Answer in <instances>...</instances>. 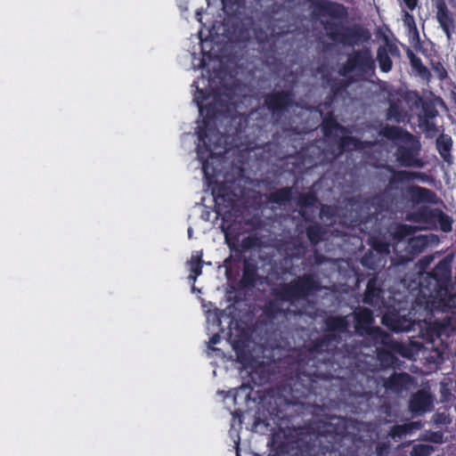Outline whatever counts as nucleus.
Instances as JSON below:
<instances>
[{
    "label": "nucleus",
    "instance_id": "1",
    "mask_svg": "<svg viewBox=\"0 0 456 456\" xmlns=\"http://www.w3.org/2000/svg\"><path fill=\"white\" fill-rule=\"evenodd\" d=\"M325 327L330 333L310 340L304 346L297 363L296 376L289 381V390L296 398H307L314 391H334L336 399L348 403L357 398L369 399V377L354 370H344L337 359H356L361 346L338 348L340 336L333 332L346 333L350 315H326Z\"/></svg>",
    "mask_w": 456,
    "mask_h": 456
},
{
    "label": "nucleus",
    "instance_id": "2",
    "mask_svg": "<svg viewBox=\"0 0 456 456\" xmlns=\"http://www.w3.org/2000/svg\"><path fill=\"white\" fill-rule=\"evenodd\" d=\"M233 99L234 92L231 87L213 89L211 92L197 88L194 94L193 101L203 117L202 126L198 132L197 155L206 177L215 173L209 159L225 153L228 135L241 134L248 124L247 117L232 115Z\"/></svg>",
    "mask_w": 456,
    "mask_h": 456
},
{
    "label": "nucleus",
    "instance_id": "3",
    "mask_svg": "<svg viewBox=\"0 0 456 456\" xmlns=\"http://www.w3.org/2000/svg\"><path fill=\"white\" fill-rule=\"evenodd\" d=\"M335 395L334 391H314L307 398H296L289 390V398L278 397L275 406L268 409L270 419L277 425L284 420H289L296 415L310 413L318 418L320 442L322 439L326 445H321L316 456H344L340 449L346 441L353 443L356 421L351 418L328 414L327 398Z\"/></svg>",
    "mask_w": 456,
    "mask_h": 456
},
{
    "label": "nucleus",
    "instance_id": "4",
    "mask_svg": "<svg viewBox=\"0 0 456 456\" xmlns=\"http://www.w3.org/2000/svg\"><path fill=\"white\" fill-rule=\"evenodd\" d=\"M451 263V259L444 257L429 272L414 273L408 284L406 278L403 280L409 289H418L414 308H422L426 314H444L447 308L456 307Z\"/></svg>",
    "mask_w": 456,
    "mask_h": 456
},
{
    "label": "nucleus",
    "instance_id": "5",
    "mask_svg": "<svg viewBox=\"0 0 456 456\" xmlns=\"http://www.w3.org/2000/svg\"><path fill=\"white\" fill-rule=\"evenodd\" d=\"M312 13L314 17L330 18L322 22V25L327 37L334 43L354 46L360 43H367L370 39V33L367 28L358 25L343 24L349 17V9L342 3L333 0L314 2Z\"/></svg>",
    "mask_w": 456,
    "mask_h": 456
},
{
    "label": "nucleus",
    "instance_id": "6",
    "mask_svg": "<svg viewBox=\"0 0 456 456\" xmlns=\"http://www.w3.org/2000/svg\"><path fill=\"white\" fill-rule=\"evenodd\" d=\"M406 192L413 205L422 204L406 213V221L422 224L425 229H439L444 232H452V218L442 209L426 205L438 203L439 199L434 191L419 185H411L407 188Z\"/></svg>",
    "mask_w": 456,
    "mask_h": 456
},
{
    "label": "nucleus",
    "instance_id": "7",
    "mask_svg": "<svg viewBox=\"0 0 456 456\" xmlns=\"http://www.w3.org/2000/svg\"><path fill=\"white\" fill-rule=\"evenodd\" d=\"M322 290V282L314 273H305L297 276L289 282H281L271 289L273 300L270 307L278 306L284 303L294 305L306 300Z\"/></svg>",
    "mask_w": 456,
    "mask_h": 456
},
{
    "label": "nucleus",
    "instance_id": "8",
    "mask_svg": "<svg viewBox=\"0 0 456 456\" xmlns=\"http://www.w3.org/2000/svg\"><path fill=\"white\" fill-rule=\"evenodd\" d=\"M379 134L387 140L402 142L397 144L395 151V160L400 167H424V161L420 158L421 143L414 134L401 126L390 125H386L379 131Z\"/></svg>",
    "mask_w": 456,
    "mask_h": 456
},
{
    "label": "nucleus",
    "instance_id": "9",
    "mask_svg": "<svg viewBox=\"0 0 456 456\" xmlns=\"http://www.w3.org/2000/svg\"><path fill=\"white\" fill-rule=\"evenodd\" d=\"M376 69V60L373 57L372 51L368 46L353 50L348 54L346 62L340 67L338 73L340 76L346 77L351 73H356L358 76H369L374 74Z\"/></svg>",
    "mask_w": 456,
    "mask_h": 456
},
{
    "label": "nucleus",
    "instance_id": "10",
    "mask_svg": "<svg viewBox=\"0 0 456 456\" xmlns=\"http://www.w3.org/2000/svg\"><path fill=\"white\" fill-rule=\"evenodd\" d=\"M379 315H354L356 322L355 329L360 335L370 337L375 345H382L391 351L401 353L403 345L395 340L391 334L381 328L370 327L375 317Z\"/></svg>",
    "mask_w": 456,
    "mask_h": 456
},
{
    "label": "nucleus",
    "instance_id": "11",
    "mask_svg": "<svg viewBox=\"0 0 456 456\" xmlns=\"http://www.w3.org/2000/svg\"><path fill=\"white\" fill-rule=\"evenodd\" d=\"M295 93L292 88L273 90L264 95V106L272 118L278 122L295 105Z\"/></svg>",
    "mask_w": 456,
    "mask_h": 456
},
{
    "label": "nucleus",
    "instance_id": "12",
    "mask_svg": "<svg viewBox=\"0 0 456 456\" xmlns=\"http://www.w3.org/2000/svg\"><path fill=\"white\" fill-rule=\"evenodd\" d=\"M403 201V190H395L384 187L382 191L376 193L368 200L370 208L374 209L376 216L383 213L393 212Z\"/></svg>",
    "mask_w": 456,
    "mask_h": 456
},
{
    "label": "nucleus",
    "instance_id": "13",
    "mask_svg": "<svg viewBox=\"0 0 456 456\" xmlns=\"http://www.w3.org/2000/svg\"><path fill=\"white\" fill-rule=\"evenodd\" d=\"M453 315H445L446 320L444 322H436L430 323L423 333V338L428 344L431 345V348L436 347V342L447 345V339L456 334V327L451 325V317Z\"/></svg>",
    "mask_w": 456,
    "mask_h": 456
},
{
    "label": "nucleus",
    "instance_id": "14",
    "mask_svg": "<svg viewBox=\"0 0 456 456\" xmlns=\"http://www.w3.org/2000/svg\"><path fill=\"white\" fill-rule=\"evenodd\" d=\"M257 329L250 330H243L238 338L232 341V348L235 351L237 361L244 366H248L252 362L254 355L251 350L252 335Z\"/></svg>",
    "mask_w": 456,
    "mask_h": 456
},
{
    "label": "nucleus",
    "instance_id": "15",
    "mask_svg": "<svg viewBox=\"0 0 456 456\" xmlns=\"http://www.w3.org/2000/svg\"><path fill=\"white\" fill-rule=\"evenodd\" d=\"M382 39L384 40L385 45L378 47L375 60L379 62L380 70L384 73H387L393 69V61L389 54L398 56L400 54V50L396 44L390 41L387 35H383Z\"/></svg>",
    "mask_w": 456,
    "mask_h": 456
},
{
    "label": "nucleus",
    "instance_id": "16",
    "mask_svg": "<svg viewBox=\"0 0 456 456\" xmlns=\"http://www.w3.org/2000/svg\"><path fill=\"white\" fill-rule=\"evenodd\" d=\"M435 5L436 9V20L447 39L450 41L455 28L452 13L444 0H436Z\"/></svg>",
    "mask_w": 456,
    "mask_h": 456
},
{
    "label": "nucleus",
    "instance_id": "17",
    "mask_svg": "<svg viewBox=\"0 0 456 456\" xmlns=\"http://www.w3.org/2000/svg\"><path fill=\"white\" fill-rule=\"evenodd\" d=\"M212 194L215 200L216 211L217 214L227 212V208L232 206L233 196L230 186L224 183H218L212 189Z\"/></svg>",
    "mask_w": 456,
    "mask_h": 456
},
{
    "label": "nucleus",
    "instance_id": "18",
    "mask_svg": "<svg viewBox=\"0 0 456 456\" xmlns=\"http://www.w3.org/2000/svg\"><path fill=\"white\" fill-rule=\"evenodd\" d=\"M381 322L391 331L408 332L414 329L415 320L408 318L409 315H379Z\"/></svg>",
    "mask_w": 456,
    "mask_h": 456
},
{
    "label": "nucleus",
    "instance_id": "19",
    "mask_svg": "<svg viewBox=\"0 0 456 456\" xmlns=\"http://www.w3.org/2000/svg\"><path fill=\"white\" fill-rule=\"evenodd\" d=\"M370 248L364 254V262L367 263L374 253L378 255V263H387L390 254V245L384 239L370 237L368 240Z\"/></svg>",
    "mask_w": 456,
    "mask_h": 456
},
{
    "label": "nucleus",
    "instance_id": "20",
    "mask_svg": "<svg viewBox=\"0 0 456 456\" xmlns=\"http://www.w3.org/2000/svg\"><path fill=\"white\" fill-rule=\"evenodd\" d=\"M322 132L326 139L337 141L338 134L346 133V128L340 125L332 110L328 111L322 121Z\"/></svg>",
    "mask_w": 456,
    "mask_h": 456
},
{
    "label": "nucleus",
    "instance_id": "21",
    "mask_svg": "<svg viewBox=\"0 0 456 456\" xmlns=\"http://www.w3.org/2000/svg\"><path fill=\"white\" fill-rule=\"evenodd\" d=\"M428 239L426 235H418L410 238L405 246V256H401L400 262L412 261L417 256L424 252L428 246Z\"/></svg>",
    "mask_w": 456,
    "mask_h": 456
},
{
    "label": "nucleus",
    "instance_id": "22",
    "mask_svg": "<svg viewBox=\"0 0 456 456\" xmlns=\"http://www.w3.org/2000/svg\"><path fill=\"white\" fill-rule=\"evenodd\" d=\"M412 383V377L407 372H393L383 381V387L388 392L401 393Z\"/></svg>",
    "mask_w": 456,
    "mask_h": 456
},
{
    "label": "nucleus",
    "instance_id": "23",
    "mask_svg": "<svg viewBox=\"0 0 456 456\" xmlns=\"http://www.w3.org/2000/svg\"><path fill=\"white\" fill-rule=\"evenodd\" d=\"M382 289L379 283L377 273H373L366 283V289L363 294V303L371 306L380 305L382 302Z\"/></svg>",
    "mask_w": 456,
    "mask_h": 456
},
{
    "label": "nucleus",
    "instance_id": "24",
    "mask_svg": "<svg viewBox=\"0 0 456 456\" xmlns=\"http://www.w3.org/2000/svg\"><path fill=\"white\" fill-rule=\"evenodd\" d=\"M259 278L256 262L245 258L243 261L242 276L239 282L240 286L243 289H252L256 285Z\"/></svg>",
    "mask_w": 456,
    "mask_h": 456
},
{
    "label": "nucleus",
    "instance_id": "25",
    "mask_svg": "<svg viewBox=\"0 0 456 456\" xmlns=\"http://www.w3.org/2000/svg\"><path fill=\"white\" fill-rule=\"evenodd\" d=\"M432 406L431 395L424 391L419 390L410 399L409 409L413 414H422L429 411Z\"/></svg>",
    "mask_w": 456,
    "mask_h": 456
},
{
    "label": "nucleus",
    "instance_id": "26",
    "mask_svg": "<svg viewBox=\"0 0 456 456\" xmlns=\"http://www.w3.org/2000/svg\"><path fill=\"white\" fill-rule=\"evenodd\" d=\"M452 143V136L444 133L439 134L436 141V146L438 153L444 161L449 165L453 162V158L451 153Z\"/></svg>",
    "mask_w": 456,
    "mask_h": 456
},
{
    "label": "nucleus",
    "instance_id": "27",
    "mask_svg": "<svg viewBox=\"0 0 456 456\" xmlns=\"http://www.w3.org/2000/svg\"><path fill=\"white\" fill-rule=\"evenodd\" d=\"M386 169L391 173V175L385 187L395 190H403L401 184L407 183L404 170H396L394 167L389 165L386 166Z\"/></svg>",
    "mask_w": 456,
    "mask_h": 456
},
{
    "label": "nucleus",
    "instance_id": "28",
    "mask_svg": "<svg viewBox=\"0 0 456 456\" xmlns=\"http://www.w3.org/2000/svg\"><path fill=\"white\" fill-rule=\"evenodd\" d=\"M187 265L190 270L189 279L196 281V279L202 273V252L194 251L191 258L188 260Z\"/></svg>",
    "mask_w": 456,
    "mask_h": 456
},
{
    "label": "nucleus",
    "instance_id": "29",
    "mask_svg": "<svg viewBox=\"0 0 456 456\" xmlns=\"http://www.w3.org/2000/svg\"><path fill=\"white\" fill-rule=\"evenodd\" d=\"M305 234L311 245L317 246L323 240L326 231L320 224L314 223L306 227Z\"/></svg>",
    "mask_w": 456,
    "mask_h": 456
},
{
    "label": "nucleus",
    "instance_id": "30",
    "mask_svg": "<svg viewBox=\"0 0 456 456\" xmlns=\"http://www.w3.org/2000/svg\"><path fill=\"white\" fill-rule=\"evenodd\" d=\"M293 198V188L292 187H283L281 189H277L274 191L271 192L268 196L269 200L272 203H275L278 205L284 204L286 202H289Z\"/></svg>",
    "mask_w": 456,
    "mask_h": 456
},
{
    "label": "nucleus",
    "instance_id": "31",
    "mask_svg": "<svg viewBox=\"0 0 456 456\" xmlns=\"http://www.w3.org/2000/svg\"><path fill=\"white\" fill-rule=\"evenodd\" d=\"M407 57L413 70L420 77H428L430 75L428 69L423 64L421 59L416 55L411 49L407 50Z\"/></svg>",
    "mask_w": 456,
    "mask_h": 456
},
{
    "label": "nucleus",
    "instance_id": "32",
    "mask_svg": "<svg viewBox=\"0 0 456 456\" xmlns=\"http://www.w3.org/2000/svg\"><path fill=\"white\" fill-rule=\"evenodd\" d=\"M362 142L354 136H341L338 138V145L340 152L350 151L351 149L362 148Z\"/></svg>",
    "mask_w": 456,
    "mask_h": 456
},
{
    "label": "nucleus",
    "instance_id": "33",
    "mask_svg": "<svg viewBox=\"0 0 456 456\" xmlns=\"http://www.w3.org/2000/svg\"><path fill=\"white\" fill-rule=\"evenodd\" d=\"M414 428V422L404 423L402 425L396 424L390 428L388 436L394 440H395L396 438L401 439L403 436H406L407 434H410Z\"/></svg>",
    "mask_w": 456,
    "mask_h": 456
},
{
    "label": "nucleus",
    "instance_id": "34",
    "mask_svg": "<svg viewBox=\"0 0 456 456\" xmlns=\"http://www.w3.org/2000/svg\"><path fill=\"white\" fill-rule=\"evenodd\" d=\"M377 356L379 361L385 367H395L398 362L396 355L390 350L385 348H378Z\"/></svg>",
    "mask_w": 456,
    "mask_h": 456
},
{
    "label": "nucleus",
    "instance_id": "35",
    "mask_svg": "<svg viewBox=\"0 0 456 456\" xmlns=\"http://www.w3.org/2000/svg\"><path fill=\"white\" fill-rule=\"evenodd\" d=\"M271 446L277 452H285L288 448L285 434L282 432H275L271 437Z\"/></svg>",
    "mask_w": 456,
    "mask_h": 456
},
{
    "label": "nucleus",
    "instance_id": "36",
    "mask_svg": "<svg viewBox=\"0 0 456 456\" xmlns=\"http://www.w3.org/2000/svg\"><path fill=\"white\" fill-rule=\"evenodd\" d=\"M405 117L403 110L396 103H391L387 111V119L401 123Z\"/></svg>",
    "mask_w": 456,
    "mask_h": 456
},
{
    "label": "nucleus",
    "instance_id": "37",
    "mask_svg": "<svg viewBox=\"0 0 456 456\" xmlns=\"http://www.w3.org/2000/svg\"><path fill=\"white\" fill-rule=\"evenodd\" d=\"M318 199L314 192L300 193L297 199V205L300 208H310L315 205Z\"/></svg>",
    "mask_w": 456,
    "mask_h": 456
},
{
    "label": "nucleus",
    "instance_id": "38",
    "mask_svg": "<svg viewBox=\"0 0 456 456\" xmlns=\"http://www.w3.org/2000/svg\"><path fill=\"white\" fill-rule=\"evenodd\" d=\"M435 452V447L430 444H417L411 447L410 456H430Z\"/></svg>",
    "mask_w": 456,
    "mask_h": 456
},
{
    "label": "nucleus",
    "instance_id": "39",
    "mask_svg": "<svg viewBox=\"0 0 456 456\" xmlns=\"http://www.w3.org/2000/svg\"><path fill=\"white\" fill-rule=\"evenodd\" d=\"M421 110L422 115H419V118L434 119L438 115V111L435 104L430 101H423L421 103Z\"/></svg>",
    "mask_w": 456,
    "mask_h": 456
},
{
    "label": "nucleus",
    "instance_id": "40",
    "mask_svg": "<svg viewBox=\"0 0 456 456\" xmlns=\"http://www.w3.org/2000/svg\"><path fill=\"white\" fill-rule=\"evenodd\" d=\"M361 264L363 267L373 271V273H377L379 270H381L385 267L387 263L379 264L378 263V255L372 254L367 263L364 262V255L361 258Z\"/></svg>",
    "mask_w": 456,
    "mask_h": 456
},
{
    "label": "nucleus",
    "instance_id": "41",
    "mask_svg": "<svg viewBox=\"0 0 456 456\" xmlns=\"http://www.w3.org/2000/svg\"><path fill=\"white\" fill-rule=\"evenodd\" d=\"M419 121L420 127H422L428 137L432 138L437 134L438 127L432 119L419 118Z\"/></svg>",
    "mask_w": 456,
    "mask_h": 456
},
{
    "label": "nucleus",
    "instance_id": "42",
    "mask_svg": "<svg viewBox=\"0 0 456 456\" xmlns=\"http://www.w3.org/2000/svg\"><path fill=\"white\" fill-rule=\"evenodd\" d=\"M422 441L430 442L433 444H443L445 442L444 435L442 431H427L421 437Z\"/></svg>",
    "mask_w": 456,
    "mask_h": 456
},
{
    "label": "nucleus",
    "instance_id": "43",
    "mask_svg": "<svg viewBox=\"0 0 456 456\" xmlns=\"http://www.w3.org/2000/svg\"><path fill=\"white\" fill-rule=\"evenodd\" d=\"M253 428L256 432L265 433L269 430H273V428H270L269 419L265 417L262 419L260 415L256 416L253 422Z\"/></svg>",
    "mask_w": 456,
    "mask_h": 456
},
{
    "label": "nucleus",
    "instance_id": "44",
    "mask_svg": "<svg viewBox=\"0 0 456 456\" xmlns=\"http://www.w3.org/2000/svg\"><path fill=\"white\" fill-rule=\"evenodd\" d=\"M404 174L407 183L413 180H418L419 182L426 183L430 180L429 175L424 172L404 170Z\"/></svg>",
    "mask_w": 456,
    "mask_h": 456
},
{
    "label": "nucleus",
    "instance_id": "45",
    "mask_svg": "<svg viewBox=\"0 0 456 456\" xmlns=\"http://www.w3.org/2000/svg\"><path fill=\"white\" fill-rule=\"evenodd\" d=\"M414 232L412 226L409 224H399L395 232V237L402 240L411 235Z\"/></svg>",
    "mask_w": 456,
    "mask_h": 456
},
{
    "label": "nucleus",
    "instance_id": "46",
    "mask_svg": "<svg viewBox=\"0 0 456 456\" xmlns=\"http://www.w3.org/2000/svg\"><path fill=\"white\" fill-rule=\"evenodd\" d=\"M432 422L435 425H447L451 422L449 416L445 412H436L432 416Z\"/></svg>",
    "mask_w": 456,
    "mask_h": 456
},
{
    "label": "nucleus",
    "instance_id": "47",
    "mask_svg": "<svg viewBox=\"0 0 456 456\" xmlns=\"http://www.w3.org/2000/svg\"><path fill=\"white\" fill-rule=\"evenodd\" d=\"M237 316L238 315H230V314H227V315H213V322H218V324H220L223 320L228 321V322L230 324V327H231L232 324L233 323V322H237V318H236Z\"/></svg>",
    "mask_w": 456,
    "mask_h": 456
},
{
    "label": "nucleus",
    "instance_id": "48",
    "mask_svg": "<svg viewBox=\"0 0 456 456\" xmlns=\"http://www.w3.org/2000/svg\"><path fill=\"white\" fill-rule=\"evenodd\" d=\"M346 89V85L342 82L335 83L330 87V94L338 97Z\"/></svg>",
    "mask_w": 456,
    "mask_h": 456
},
{
    "label": "nucleus",
    "instance_id": "49",
    "mask_svg": "<svg viewBox=\"0 0 456 456\" xmlns=\"http://www.w3.org/2000/svg\"><path fill=\"white\" fill-rule=\"evenodd\" d=\"M256 238L248 236L242 240L240 246L244 250H247L255 247L256 245Z\"/></svg>",
    "mask_w": 456,
    "mask_h": 456
},
{
    "label": "nucleus",
    "instance_id": "50",
    "mask_svg": "<svg viewBox=\"0 0 456 456\" xmlns=\"http://www.w3.org/2000/svg\"><path fill=\"white\" fill-rule=\"evenodd\" d=\"M389 452V444L387 443H379L376 445L377 456H387Z\"/></svg>",
    "mask_w": 456,
    "mask_h": 456
},
{
    "label": "nucleus",
    "instance_id": "51",
    "mask_svg": "<svg viewBox=\"0 0 456 456\" xmlns=\"http://www.w3.org/2000/svg\"><path fill=\"white\" fill-rule=\"evenodd\" d=\"M391 310H388L385 314H400L401 311L405 310V306L403 305V303L398 302L397 304L391 305L388 306Z\"/></svg>",
    "mask_w": 456,
    "mask_h": 456
},
{
    "label": "nucleus",
    "instance_id": "52",
    "mask_svg": "<svg viewBox=\"0 0 456 456\" xmlns=\"http://www.w3.org/2000/svg\"><path fill=\"white\" fill-rule=\"evenodd\" d=\"M221 340V337L219 334L216 333L214 334L208 340V349L212 350V351H216V348H215L213 346L214 345H216L220 342Z\"/></svg>",
    "mask_w": 456,
    "mask_h": 456
},
{
    "label": "nucleus",
    "instance_id": "53",
    "mask_svg": "<svg viewBox=\"0 0 456 456\" xmlns=\"http://www.w3.org/2000/svg\"><path fill=\"white\" fill-rule=\"evenodd\" d=\"M263 314H305V313L301 310L292 311V310L287 309V310H278L277 312H274V311H269V309H266L263 312Z\"/></svg>",
    "mask_w": 456,
    "mask_h": 456
},
{
    "label": "nucleus",
    "instance_id": "54",
    "mask_svg": "<svg viewBox=\"0 0 456 456\" xmlns=\"http://www.w3.org/2000/svg\"><path fill=\"white\" fill-rule=\"evenodd\" d=\"M336 99H337L336 97H334V96H332L331 94H329L326 96V99H325V101H324V102H323V106H324L326 109H330V108H331V106H332V105H333V103L335 102Z\"/></svg>",
    "mask_w": 456,
    "mask_h": 456
},
{
    "label": "nucleus",
    "instance_id": "55",
    "mask_svg": "<svg viewBox=\"0 0 456 456\" xmlns=\"http://www.w3.org/2000/svg\"><path fill=\"white\" fill-rule=\"evenodd\" d=\"M404 4L407 6V8L411 11H413L417 4H418V0H403Z\"/></svg>",
    "mask_w": 456,
    "mask_h": 456
},
{
    "label": "nucleus",
    "instance_id": "56",
    "mask_svg": "<svg viewBox=\"0 0 456 456\" xmlns=\"http://www.w3.org/2000/svg\"><path fill=\"white\" fill-rule=\"evenodd\" d=\"M404 21L408 24H410L411 22L412 24H414V19H413V16L411 14H410L409 12H405V14H404Z\"/></svg>",
    "mask_w": 456,
    "mask_h": 456
},
{
    "label": "nucleus",
    "instance_id": "57",
    "mask_svg": "<svg viewBox=\"0 0 456 456\" xmlns=\"http://www.w3.org/2000/svg\"><path fill=\"white\" fill-rule=\"evenodd\" d=\"M351 314H374L372 310H370V308H367V307H364L362 308L361 311L359 312H356V311H354L352 312Z\"/></svg>",
    "mask_w": 456,
    "mask_h": 456
},
{
    "label": "nucleus",
    "instance_id": "58",
    "mask_svg": "<svg viewBox=\"0 0 456 456\" xmlns=\"http://www.w3.org/2000/svg\"><path fill=\"white\" fill-rule=\"evenodd\" d=\"M232 289H234V288H233V287H231V288H230V290H229V291H228V293H227V297H228V300H229V301H232V297H231V295H232V293L233 292V290H232Z\"/></svg>",
    "mask_w": 456,
    "mask_h": 456
},
{
    "label": "nucleus",
    "instance_id": "59",
    "mask_svg": "<svg viewBox=\"0 0 456 456\" xmlns=\"http://www.w3.org/2000/svg\"><path fill=\"white\" fill-rule=\"evenodd\" d=\"M229 247L232 250L238 252L240 255L242 253V250L236 248L235 246L232 247L231 244H229Z\"/></svg>",
    "mask_w": 456,
    "mask_h": 456
},
{
    "label": "nucleus",
    "instance_id": "60",
    "mask_svg": "<svg viewBox=\"0 0 456 456\" xmlns=\"http://www.w3.org/2000/svg\"><path fill=\"white\" fill-rule=\"evenodd\" d=\"M437 66H440L442 70H443V73L441 74V77H444L446 76L445 69L443 68V66H442V64L440 62L437 63Z\"/></svg>",
    "mask_w": 456,
    "mask_h": 456
},
{
    "label": "nucleus",
    "instance_id": "61",
    "mask_svg": "<svg viewBox=\"0 0 456 456\" xmlns=\"http://www.w3.org/2000/svg\"><path fill=\"white\" fill-rule=\"evenodd\" d=\"M265 316L267 317L270 321H273V320L277 319V317L279 315L272 314V315H265Z\"/></svg>",
    "mask_w": 456,
    "mask_h": 456
},
{
    "label": "nucleus",
    "instance_id": "62",
    "mask_svg": "<svg viewBox=\"0 0 456 456\" xmlns=\"http://www.w3.org/2000/svg\"><path fill=\"white\" fill-rule=\"evenodd\" d=\"M299 213H300V215H301V216H302L305 220H307V218L305 216V211H304V210H302V209H301Z\"/></svg>",
    "mask_w": 456,
    "mask_h": 456
},
{
    "label": "nucleus",
    "instance_id": "63",
    "mask_svg": "<svg viewBox=\"0 0 456 456\" xmlns=\"http://www.w3.org/2000/svg\"><path fill=\"white\" fill-rule=\"evenodd\" d=\"M191 233H192V229H191V228H189V229H188V235H189V238H191Z\"/></svg>",
    "mask_w": 456,
    "mask_h": 456
},
{
    "label": "nucleus",
    "instance_id": "64",
    "mask_svg": "<svg viewBox=\"0 0 456 456\" xmlns=\"http://www.w3.org/2000/svg\"><path fill=\"white\" fill-rule=\"evenodd\" d=\"M436 351L437 352V354H438L439 356H441V355H442V353H441V352H439V350H438V348H437V347H436Z\"/></svg>",
    "mask_w": 456,
    "mask_h": 456
}]
</instances>
